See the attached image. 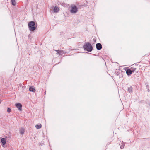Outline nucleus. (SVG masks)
<instances>
[{
  "instance_id": "9d476101",
  "label": "nucleus",
  "mask_w": 150,
  "mask_h": 150,
  "mask_svg": "<svg viewBox=\"0 0 150 150\" xmlns=\"http://www.w3.org/2000/svg\"><path fill=\"white\" fill-rule=\"evenodd\" d=\"M20 133L21 135H23L24 132V129L23 128H21L20 129Z\"/></svg>"
},
{
  "instance_id": "f8f14e48",
  "label": "nucleus",
  "mask_w": 150,
  "mask_h": 150,
  "mask_svg": "<svg viewBox=\"0 0 150 150\" xmlns=\"http://www.w3.org/2000/svg\"><path fill=\"white\" fill-rule=\"evenodd\" d=\"M29 90L30 91L34 92L35 91V88L32 87H30Z\"/></svg>"
},
{
  "instance_id": "39448f33",
  "label": "nucleus",
  "mask_w": 150,
  "mask_h": 150,
  "mask_svg": "<svg viewBox=\"0 0 150 150\" xmlns=\"http://www.w3.org/2000/svg\"><path fill=\"white\" fill-rule=\"evenodd\" d=\"M16 106L18 108V110L21 111L22 110V105L20 103H17L15 104Z\"/></svg>"
},
{
  "instance_id": "1a4fd4ad",
  "label": "nucleus",
  "mask_w": 150,
  "mask_h": 150,
  "mask_svg": "<svg viewBox=\"0 0 150 150\" xmlns=\"http://www.w3.org/2000/svg\"><path fill=\"white\" fill-rule=\"evenodd\" d=\"M6 139L5 138H3L1 139V142L2 143V146L4 145L6 143Z\"/></svg>"
},
{
  "instance_id": "423d86ee",
  "label": "nucleus",
  "mask_w": 150,
  "mask_h": 150,
  "mask_svg": "<svg viewBox=\"0 0 150 150\" xmlns=\"http://www.w3.org/2000/svg\"><path fill=\"white\" fill-rule=\"evenodd\" d=\"M96 47L98 50H100L102 48V45L100 43H98L96 44Z\"/></svg>"
},
{
  "instance_id": "0eeeda50",
  "label": "nucleus",
  "mask_w": 150,
  "mask_h": 150,
  "mask_svg": "<svg viewBox=\"0 0 150 150\" xmlns=\"http://www.w3.org/2000/svg\"><path fill=\"white\" fill-rule=\"evenodd\" d=\"M59 10V8L57 6H55L54 8L53 11L55 13H57L58 12Z\"/></svg>"
},
{
  "instance_id": "9b49d317",
  "label": "nucleus",
  "mask_w": 150,
  "mask_h": 150,
  "mask_svg": "<svg viewBox=\"0 0 150 150\" xmlns=\"http://www.w3.org/2000/svg\"><path fill=\"white\" fill-rule=\"evenodd\" d=\"M11 2L12 5L13 6L16 5V2L15 1V0H11Z\"/></svg>"
},
{
  "instance_id": "dca6fc26",
  "label": "nucleus",
  "mask_w": 150,
  "mask_h": 150,
  "mask_svg": "<svg viewBox=\"0 0 150 150\" xmlns=\"http://www.w3.org/2000/svg\"><path fill=\"white\" fill-rule=\"evenodd\" d=\"M7 112H11V109L10 108H9L7 109Z\"/></svg>"
},
{
  "instance_id": "6e6552de",
  "label": "nucleus",
  "mask_w": 150,
  "mask_h": 150,
  "mask_svg": "<svg viewBox=\"0 0 150 150\" xmlns=\"http://www.w3.org/2000/svg\"><path fill=\"white\" fill-rule=\"evenodd\" d=\"M126 73L127 75H130L132 74V71L130 69H128L126 71Z\"/></svg>"
},
{
  "instance_id": "20e7f679",
  "label": "nucleus",
  "mask_w": 150,
  "mask_h": 150,
  "mask_svg": "<svg viewBox=\"0 0 150 150\" xmlns=\"http://www.w3.org/2000/svg\"><path fill=\"white\" fill-rule=\"evenodd\" d=\"M54 50L57 52L56 54L57 55H62L64 53V52L62 50Z\"/></svg>"
},
{
  "instance_id": "2eb2a0df",
  "label": "nucleus",
  "mask_w": 150,
  "mask_h": 150,
  "mask_svg": "<svg viewBox=\"0 0 150 150\" xmlns=\"http://www.w3.org/2000/svg\"><path fill=\"white\" fill-rule=\"evenodd\" d=\"M122 145L120 146V148L121 149H123L124 146V143H123V142H122Z\"/></svg>"
},
{
  "instance_id": "f257e3e1",
  "label": "nucleus",
  "mask_w": 150,
  "mask_h": 150,
  "mask_svg": "<svg viewBox=\"0 0 150 150\" xmlns=\"http://www.w3.org/2000/svg\"><path fill=\"white\" fill-rule=\"evenodd\" d=\"M84 50L88 52H91L93 50V47L91 44L89 42L85 43L84 46Z\"/></svg>"
},
{
  "instance_id": "f03ea898",
  "label": "nucleus",
  "mask_w": 150,
  "mask_h": 150,
  "mask_svg": "<svg viewBox=\"0 0 150 150\" xmlns=\"http://www.w3.org/2000/svg\"><path fill=\"white\" fill-rule=\"evenodd\" d=\"M35 23L34 21H31L28 23V27L30 31H33L36 29Z\"/></svg>"
},
{
  "instance_id": "4468645a",
  "label": "nucleus",
  "mask_w": 150,
  "mask_h": 150,
  "mask_svg": "<svg viewBox=\"0 0 150 150\" xmlns=\"http://www.w3.org/2000/svg\"><path fill=\"white\" fill-rule=\"evenodd\" d=\"M132 87L130 86L128 88V91L129 93H131L132 92Z\"/></svg>"
},
{
  "instance_id": "ddd939ff",
  "label": "nucleus",
  "mask_w": 150,
  "mask_h": 150,
  "mask_svg": "<svg viewBox=\"0 0 150 150\" xmlns=\"http://www.w3.org/2000/svg\"><path fill=\"white\" fill-rule=\"evenodd\" d=\"M42 125L41 124L39 125H35V127L36 128L38 129H40Z\"/></svg>"
},
{
  "instance_id": "7ed1b4c3",
  "label": "nucleus",
  "mask_w": 150,
  "mask_h": 150,
  "mask_svg": "<svg viewBox=\"0 0 150 150\" xmlns=\"http://www.w3.org/2000/svg\"><path fill=\"white\" fill-rule=\"evenodd\" d=\"M71 8L70 10V12L74 14L76 13L78 11V8L77 6L74 5H72L71 6Z\"/></svg>"
}]
</instances>
